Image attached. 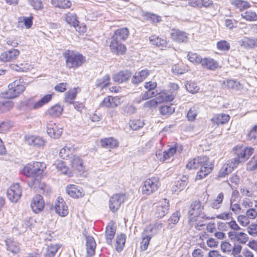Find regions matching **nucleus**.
I'll return each instance as SVG.
<instances>
[{
  "label": "nucleus",
  "mask_w": 257,
  "mask_h": 257,
  "mask_svg": "<svg viewBox=\"0 0 257 257\" xmlns=\"http://www.w3.org/2000/svg\"><path fill=\"white\" fill-rule=\"evenodd\" d=\"M180 219V213L179 212L177 211L174 213L170 218L168 219V227L171 228L173 226L171 225V224L173 225L176 224L179 221Z\"/></svg>",
  "instance_id": "4d7b16f0"
},
{
  "label": "nucleus",
  "mask_w": 257,
  "mask_h": 257,
  "mask_svg": "<svg viewBox=\"0 0 257 257\" xmlns=\"http://www.w3.org/2000/svg\"><path fill=\"white\" fill-rule=\"evenodd\" d=\"M234 153L237 156L239 163L241 162L245 161L249 158L252 154L254 149L252 148H247L243 146H236L234 148Z\"/></svg>",
  "instance_id": "423d86ee"
},
{
  "label": "nucleus",
  "mask_w": 257,
  "mask_h": 257,
  "mask_svg": "<svg viewBox=\"0 0 257 257\" xmlns=\"http://www.w3.org/2000/svg\"><path fill=\"white\" fill-rule=\"evenodd\" d=\"M203 209V206L200 202L195 201L191 204L189 211V218L190 221H199V218H204L205 215L202 213Z\"/></svg>",
  "instance_id": "39448f33"
},
{
  "label": "nucleus",
  "mask_w": 257,
  "mask_h": 257,
  "mask_svg": "<svg viewBox=\"0 0 257 257\" xmlns=\"http://www.w3.org/2000/svg\"><path fill=\"white\" fill-rule=\"evenodd\" d=\"M32 166L35 176L42 174L46 168V165L42 162H34L32 164Z\"/></svg>",
  "instance_id": "2f4dec72"
},
{
  "label": "nucleus",
  "mask_w": 257,
  "mask_h": 257,
  "mask_svg": "<svg viewBox=\"0 0 257 257\" xmlns=\"http://www.w3.org/2000/svg\"><path fill=\"white\" fill-rule=\"evenodd\" d=\"M67 194L74 198H78L84 195L82 188L79 186L70 184L66 187Z\"/></svg>",
  "instance_id": "dca6fc26"
},
{
  "label": "nucleus",
  "mask_w": 257,
  "mask_h": 257,
  "mask_svg": "<svg viewBox=\"0 0 257 257\" xmlns=\"http://www.w3.org/2000/svg\"><path fill=\"white\" fill-rule=\"evenodd\" d=\"M8 93L11 98H15L19 96L25 90L24 84V80L19 78L15 80L8 85Z\"/></svg>",
  "instance_id": "20e7f679"
},
{
  "label": "nucleus",
  "mask_w": 257,
  "mask_h": 257,
  "mask_svg": "<svg viewBox=\"0 0 257 257\" xmlns=\"http://www.w3.org/2000/svg\"><path fill=\"white\" fill-rule=\"evenodd\" d=\"M149 40L152 45L157 47H166L167 44V42L166 40L161 39L159 37H156V36H151L149 38Z\"/></svg>",
  "instance_id": "72a5a7b5"
},
{
  "label": "nucleus",
  "mask_w": 257,
  "mask_h": 257,
  "mask_svg": "<svg viewBox=\"0 0 257 257\" xmlns=\"http://www.w3.org/2000/svg\"><path fill=\"white\" fill-rule=\"evenodd\" d=\"M110 78L108 75H105L103 77L98 79L95 83L97 87L104 88L110 83Z\"/></svg>",
  "instance_id": "79ce46f5"
},
{
  "label": "nucleus",
  "mask_w": 257,
  "mask_h": 257,
  "mask_svg": "<svg viewBox=\"0 0 257 257\" xmlns=\"http://www.w3.org/2000/svg\"><path fill=\"white\" fill-rule=\"evenodd\" d=\"M132 74L128 70L121 71L113 75V79L119 83L127 81L131 76Z\"/></svg>",
  "instance_id": "bb28decb"
},
{
  "label": "nucleus",
  "mask_w": 257,
  "mask_h": 257,
  "mask_svg": "<svg viewBox=\"0 0 257 257\" xmlns=\"http://www.w3.org/2000/svg\"><path fill=\"white\" fill-rule=\"evenodd\" d=\"M66 64L69 69H76L82 66L86 61L85 57L78 52L67 50L64 54Z\"/></svg>",
  "instance_id": "f03ea898"
},
{
  "label": "nucleus",
  "mask_w": 257,
  "mask_h": 257,
  "mask_svg": "<svg viewBox=\"0 0 257 257\" xmlns=\"http://www.w3.org/2000/svg\"><path fill=\"white\" fill-rule=\"evenodd\" d=\"M170 35L173 40L179 43L186 42L188 40L187 34L178 29L172 30Z\"/></svg>",
  "instance_id": "4be33fe9"
},
{
  "label": "nucleus",
  "mask_w": 257,
  "mask_h": 257,
  "mask_svg": "<svg viewBox=\"0 0 257 257\" xmlns=\"http://www.w3.org/2000/svg\"><path fill=\"white\" fill-rule=\"evenodd\" d=\"M199 166L200 169L197 174L196 180L202 179L209 174L212 171L213 164L209 161L206 156L198 157L186 164V168L189 169H196Z\"/></svg>",
  "instance_id": "f257e3e1"
},
{
  "label": "nucleus",
  "mask_w": 257,
  "mask_h": 257,
  "mask_svg": "<svg viewBox=\"0 0 257 257\" xmlns=\"http://www.w3.org/2000/svg\"><path fill=\"white\" fill-rule=\"evenodd\" d=\"M230 116L228 114L221 113L215 115L211 118V121L217 125L223 124L228 121Z\"/></svg>",
  "instance_id": "c756f323"
},
{
  "label": "nucleus",
  "mask_w": 257,
  "mask_h": 257,
  "mask_svg": "<svg viewBox=\"0 0 257 257\" xmlns=\"http://www.w3.org/2000/svg\"><path fill=\"white\" fill-rule=\"evenodd\" d=\"M231 4L240 11L250 7V5L248 2L242 0H233Z\"/></svg>",
  "instance_id": "f704fd0d"
},
{
  "label": "nucleus",
  "mask_w": 257,
  "mask_h": 257,
  "mask_svg": "<svg viewBox=\"0 0 257 257\" xmlns=\"http://www.w3.org/2000/svg\"><path fill=\"white\" fill-rule=\"evenodd\" d=\"M189 60L194 63H201L203 59L197 54L189 52L188 54Z\"/></svg>",
  "instance_id": "864d4df0"
},
{
  "label": "nucleus",
  "mask_w": 257,
  "mask_h": 257,
  "mask_svg": "<svg viewBox=\"0 0 257 257\" xmlns=\"http://www.w3.org/2000/svg\"><path fill=\"white\" fill-rule=\"evenodd\" d=\"M185 86L187 90L191 93L197 92L199 89L197 84L194 82H188Z\"/></svg>",
  "instance_id": "13d9d810"
},
{
  "label": "nucleus",
  "mask_w": 257,
  "mask_h": 257,
  "mask_svg": "<svg viewBox=\"0 0 257 257\" xmlns=\"http://www.w3.org/2000/svg\"><path fill=\"white\" fill-rule=\"evenodd\" d=\"M126 198L124 194H115L110 197L109 201V208L113 212H116Z\"/></svg>",
  "instance_id": "6e6552de"
},
{
  "label": "nucleus",
  "mask_w": 257,
  "mask_h": 257,
  "mask_svg": "<svg viewBox=\"0 0 257 257\" xmlns=\"http://www.w3.org/2000/svg\"><path fill=\"white\" fill-rule=\"evenodd\" d=\"M72 167L79 172L83 170V162L82 160L78 157L74 156L71 161Z\"/></svg>",
  "instance_id": "c03bdc74"
},
{
  "label": "nucleus",
  "mask_w": 257,
  "mask_h": 257,
  "mask_svg": "<svg viewBox=\"0 0 257 257\" xmlns=\"http://www.w3.org/2000/svg\"><path fill=\"white\" fill-rule=\"evenodd\" d=\"M96 246V242L93 237L88 236L86 237V247L87 256H92L94 255Z\"/></svg>",
  "instance_id": "b1692460"
},
{
  "label": "nucleus",
  "mask_w": 257,
  "mask_h": 257,
  "mask_svg": "<svg viewBox=\"0 0 257 257\" xmlns=\"http://www.w3.org/2000/svg\"><path fill=\"white\" fill-rule=\"evenodd\" d=\"M129 31L126 28H122L117 29L111 37V39L117 40L121 41H125L128 37Z\"/></svg>",
  "instance_id": "393cba45"
},
{
  "label": "nucleus",
  "mask_w": 257,
  "mask_h": 257,
  "mask_svg": "<svg viewBox=\"0 0 257 257\" xmlns=\"http://www.w3.org/2000/svg\"><path fill=\"white\" fill-rule=\"evenodd\" d=\"M54 166L57 169L58 171L60 172L61 173L68 175L69 176H70V173L69 172V169L66 166V163L65 162L62 161H57L54 164Z\"/></svg>",
  "instance_id": "c9c22d12"
},
{
  "label": "nucleus",
  "mask_w": 257,
  "mask_h": 257,
  "mask_svg": "<svg viewBox=\"0 0 257 257\" xmlns=\"http://www.w3.org/2000/svg\"><path fill=\"white\" fill-rule=\"evenodd\" d=\"M100 143L102 147L107 149H113L118 146V141L112 137L102 139Z\"/></svg>",
  "instance_id": "c85d7f7f"
},
{
  "label": "nucleus",
  "mask_w": 257,
  "mask_h": 257,
  "mask_svg": "<svg viewBox=\"0 0 257 257\" xmlns=\"http://www.w3.org/2000/svg\"><path fill=\"white\" fill-rule=\"evenodd\" d=\"M22 195V189L19 184H14L10 187L7 191V196L10 200L16 202Z\"/></svg>",
  "instance_id": "9b49d317"
},
{
  "label": "nucleus",
  "mask_w": 257,
  "mask_h": 257,
  "mask_svg": "<svg viewBox=\"0 0 257 257\" xmlns=\"http://www.w3.org/2000/svg\"><path fill=\"white\" fill-rule=\"evenodd\" d=\"M224 199V194L223 192L219 193L215 199L211 203L210 206L214 209H219Z\"/></svg>",
  "instance_id": "4c0bfd02"
},
{
  "label": "nucleus",
  "mask_w": 257,
  "mask_h": 257,
  "mask_svg": "<svg viewBox=\"0 0 257 257\" xmlns=\"http://www.w3.org/2000/svg\"><path fill=\"white\" fill-rule=\"evenodd\" d=\"M47 132L51 138L56 139L61 136L62 128L55 123L50 122L47 124Z\"/></svg>",
  "instance_id": "4468645a"
},
{
  "label": "nucleus",
  "mask_w": 257,
  "mask_h": 257,
  "mask_svg": "<svg viewBox=\"0 0 257 257\" xmlns=\"http://www.w3.org/2000/svg\"><path fill=\"white\" fill-rule=\"evenodd\" d=\"M32 164H29L23 169V173L27 177H35Z\"/></svg>",
  "instance_id": "69168bd1"
},
{
  "label": "nucleus",
  "mask_w": 257,
  "mask_h": 257,
  "mask_svg": "<svg viewBox=\"0 0 257 257\" xmlns=\"http://www.w3.org/2000/svg\"><path fill=\"white\" fill-rule=\"evenodd\" d=\"M144 123L140 119L132 120L130 122V126L133 130H138L142 127Z\"/></svg>",
  "instance_id": "5fc2aeb1"
},
{
  "label": "nucleus",
  "mask_w": 257,
  "mask_h": 257,
  "mask_svg": "<svg viewBox=\"0 0 257 257\" xmlns=\"http://www.w3.org/2000/svg\"><path fill=\"white\" fill-rule=\"evenodd\" d=\"M63 107L60 105H55L52 106L47 110V114L52 117H56L59 116L62 111Z\"/></svg>",
  "instance_id": "473e14b6"
},
{
  "label": "nucleus",
  "mask_w": 257,
  "mask_h": 257,
  "mask_svg": "<svg viewBox=\"0 0 257 257\" xmlns=\"http://www.w3.org/2000/svg\"><path fill=\"white\" fill-rule=\"evenodd\" d=\"M30 206L35 213L42 212L45 207V201L43 196L39 194L35 195L31 200Z\"/></svg>",
  "instance_id": "1a4fd4ad"
},
{
  "label": "nucleus",
  "mask_w": 257,
  "mask_h": 257,
  "mask_svg": "<svg viewBox=\"0 0 257 257\" xmlns=\"http://www.w3.org/2000/svg\"><path fill=\"white\" fill-rule=\"evenodd\" d=\"M228 234V237L232 241L238 242L241 244H245L248 239L247 234L242 232L230 231Z\"/></svg>",
  "instance_id": "f3484780"
},
{
  "label": "nucleus",
  "mask_w": 257,
  "mask_h": 257,
  "mask_svg": "<svg viewBox=\"0 0 257 257\" xmlns=\"http://www.w3.org/2000/svg\"><path fill=\"white\" fill-rule=\"evenodd\" d=\"M201 65L204 68L214 70L218 67V63L211 58H205L202 61Z\"/></svg>",
  "instance_id": "cd10ccee"
},
{
  "label": "nucleus",
  "mask_w": 257,
  "mask_h": 257,
  "mask_svg": "<svg viewBox=\"0 0 257 257\" xmlns=\"http://www.w3.org/2000/svg\"><path fill=\"white\" fill-rule=\"evenodd\" d=\"M247 231L251 236L257 235V224H250L247 228Z\"/></svg>",
  "instance_id": "774afa93"
},
{
  "label": "nucleus",
  "mask_w": 257,
  "mask_h": 257,
  "mask_svg": "<svg viewBox=\"0 0 257 257\" xmlns=\"http://www.w3.org/2000/svg\"><path fill=\"white\" fill-rule=\"evenodd\" d=\"M60 246L58 244H53L48 246L44 253L45 257H54Z\"/></svg>",
  "instance_id": "a19ab883"
},
{
  "label": "nucleus",
  "mask_w": 257,
  "mask_h": 257,
  "mask_svg": "<svg viewBox=\"0 0 257 257\" xmlns=\"http://www.w3.org/2000/svg\"><path fill=\"white\" fill-rule=\"evenodd\" d=\"M125 242V236L124 234H121L117 236L115 249L117 252H120L123 249Z\"/></svg>",
  "instance_id": "ea45409f"
},
{
  "label": "nucleus",
  "mask_w": 257,
  "mask_h": 257,
  "mask_svg": "<svg viewBox=\"0 0 257 257\" xmlns=\"http://www.w3.org/2000/svg\"><path fill=\"white\" fill-rule=\"evenodd\" d=\"M12 126V124L9 120L0 121V133H4L8 131Z\"/></svg>",
  "instance_id": "6e6d98bb"
},
{
  "label": "nucleus",
  "mask_w": 257,
  "mask_h": 257,
  "mask_svg": "<svg viewBox=\"0 0 257 257\" xmlns=\"http://www.w3.org/2000/svg\"><path fill=\"white\" fill-rule=\"evenodd\" d=\"M247 140L252 143L257 140V125L254 126L248 133Z\"/></svg>",
  "instance_id": "603ef678"
},
{
  "label": "nucleus",
  "mask_w": 257,
  "mask_h": 257,
  "mask_svg": "<svg viewBox=\"0 0 257 257\" xmlns=\"http://www.w3.org/2000/svg\"><path fill=\"white\" fill-rule=\"evenodd\" d=\"M237 159H234L233 160L228 161L227 163L224 164L219 171L218 177L223 178L237 167L239 164Z\"/></svg>",
  "instance_id": "9d476101"
},
{
  "label": "nucleus",
  "mask_w": 257,
  "mask_h": 257,
  "mask_svg": "<svg viewBox=\"0 0 257 257\" xmlns=\"http://www.w3.org/2000/svg\"><path fill=\"white\" fill-rule=\"evenodd\" d=\"M121 104V99L117 96L106 97L100 104V106L106 108H114Z\"/></svg>",
  "instance_id": "f8f14e48"
},
{
  "label": "nucleus",
  "mask_w": 257,
  "mask_h": 257,
  "mask_svg": "<svg viewBox=\"0 0 257 257\" xmlns=\"http://www.w3.org/2000/svg\"><path fill=\"white\" fill-rule=\"evenodd\" d=\"M226 86L229 88L235 90H240L242 88V86L240 82L234 80H227Z\"/></svg>",
  "instance_id": "3c124183"
},
{
  "label": "nucleus",
  "mask_w": 257,
  "mask_h": 257,
  "mask_svg": "<svg viewBox=\"0 0 257 257\" xmlns=\"http://www.w3.org/2000/svg\"><path fill=\"white\" fill-rule=\"evenodd\" d=\"M65 20L66 22L70 26L74 27L76 31L83 32L84 29H80L79 27V21L77 20V16L75 14L68 13L65 15Z\"/></svg>",
  "instance_id": "412c9836"
},
{
  "label": "nucleus",
  "mask_w": 257,
  "mask_h": 257,
  "mask_svg": "<svg viewBox=\"0 0 257 257\" xmlns=\"http://www.w3.org/2000/svg\"><path fill=\"white\" fill-rule=\"evenodd\" d=\"M35 10H40L43 9V5L41 0H27Z\"/></svg>",
  "instance_id": "e2e57ef3"
},
{
  "label": "nucleus",
  "mask_w": 257,
  "mask_h": 257,
  "mask_svg": "<svg viewBox=\"0 0 257 257\" xmlns=\"http://www.w3.org/2000/svg\"><path fill=\"white\" fill-rule=\"evenodd\" d=\"M241 16L245 20L249 22L257 21V14L255 12L251 10L246 11L241 13Z\"/></svg>",
  "instance_id": "37998d69"
},
{
  "label": "nucleus",
  "mask_w": 257,
  "mask_h": 257,
  "mask_svg": "<svg viewBox=\"0 0 257 257\" xmlns=\"http://www.w3.org/2000/svg\"><path fill=\"white\" fill-rule=\"evenodd\" d=\"M160 186L159 178L153 176L146 179L141 186V191L143 195H150L157 191Z\"/></svg>",
  "instance_id": "7ed1b4c3"
},
{
  "label": "nucleus",
  "mask_w": 257,
  "mask_h": 257,
  "mask_svg": "<svg viewBox=\"0 0 257 257\" xmlns=\"http://www.w3.org/2000/svg\"><path fill=\"white\" fill-rule=\"evenodd\" d=\"M51 4L55 7L61 9H67L71 6L69 0H51Z\"/></svg>",
  "instance_id": "e433bc0d"
},
{
  "label": "nucleus",
  "mask_w": 257,
  "mask_h": 257,
  "mask_svg": "<svg viewBox=\"0 0 257 257\" xmlns=\"http://www.w3.org/2000/svg\"><path fill=\"white\" fill-rule=\"evenodd\" d=\"M14 106V103L12 101H0V114L10 110Z\"/></svg>",
  "instance_id": "a18cd8bd"
},
{
  "label": "nucleus",
  "mask_w": 257,
  "mask_h": 257,
  "mask_svg": "<svg viewBox=\"0 0 257 257\" xmlns=\"http://www.w3.org/2000/svg\"><path fill=\"white\" fill-rule=\"evenodd\" d=\"M177 149L175 148L170 147L168 150L163 152V159L165 160H169L173 155L176 153V150Z\"/></svg>",
  "instance_id": "680f3d73"
},
{
  "label": "nucleus",
  "mask_w": 257,
  "mask_h": 257,
  "mask_svg": "<svg viewBox=\"0 0 257 257\" xmlns=\"http://www.w3.org/2000/svg\"><path fill=\"white\" fill-rule=\"evenodd\" d=\"M5 243L7 250L13 254H16L19 252L20 247L19 243L12 238H7L5 240Z\"/></svg>",
  "instance_id": "a878e982"
},
{
  "label": "nucleus",
  "mask_w": 257,
  "mask_h": 257,
  "mask_svg": "<svg viewBox=\"0 0 257 257\" xmlns=\"http://www.w3.org/2000/svg\"><path fill=\"white\" fill-rule=\"evenodd\" d=\"M52 98V94H48L43 96L39 101L34 102L32 98L25 101L26 105L30 108L38 109L50 102Z\"/></svg>",
  "instance_id": "0eeeda50"
},
{
  "label": "nucleus",
  "mask_w": 257,
  "mask_h": 257,
  "mask_svg": "<svg viewBox=\"0 0 257 257\" xmlns=\"http://www.w3.org/2000/svg\"><path fill=\"white\" fill-rule=\"evenodd\" d=\"M234 199L230 198V209L235 214L239 213L241 208L239 204L234 203Z\"/></svg>",
  "instance_id": "0e129e2a"
},
{
  "label": "nucleus",
  "mask_w": 257,
  "mask_h": 257,
  "mask_svg": "<svg viewBox=\"0 0 257 257\" xmlns=\"http://www.w3.org/2000/svg\"><path fill=\"white\" fill-rule=\"evenodd\" d=\"M74 152V148L72 147L65 146L59 152L60 157L63 159H67L71 157Z\"/></svg>",
  "instance_id": "58836bf2"
},
{
  "label": "nucleus",
  "mask_w": 257,
  "mask_h": 257,
  "mask_svg": "<svg viewBox=\"0 0 257 257\" xmlns=\"http://www.w3.org/2000/svg\"><path fill=\"white\" fill-rule=\"evenodd\" d=\"M55 209L56 212L61 216H65L68 213V207L62 197H59L57 198V202L55 204Z\"/></svg>",
  "instance_id": "a211bd4d"
},
{
  "label": "nucleus",
  "mask_w": 257,
  "mask_h": 257,
  "mask_svg": "<svg viewBox=\"0 0 257 257\" xmlns=\"http://www.w3.org/2000/svg\"><path fill=\"white\" fill-rule=\"evenodd\" d=\"M33 18L32 17H23L19 18V22H24V25L25 27L29 29L30 28L32 24H33Z\"/></svg>",
  "instance_id": "338daca9"
},
{
  "label": "nucleus",
  "mask_w": 257,
  "mask_h": 257,
  "mask_svg": "<svg viewBox=\"0 0 257 257\" xmlns=\"http://www.w3.org/2000/svg\"><path fill=\"white\" fill-rule=\"evenodd\" d=\"M116 227L112 222H109L106 227L105 238L108 244H111L116 232Z\"/></svg>",
  "instance_id": "5701e85b"
},
{
  "label": "nucleus",
  "mask_w": 257,
  "mask_h": 257,
  "mask_svg": "<svg viewBox=\"0 0 257 257\" xmlns=\"http://www.w3.org/2000/svg\"><path fill=\"white\" fill-rule=\"evenodd\" d=\"M77 91L76 88L70 89L69 91L65 93V101L70 103H72L73 100L75 98L77 95Z\"/></svg>",
  "instance_id": "49530a36"
},
{
  "label": "nucleus",
  "mask_w": 257,
  "mask_h": 257,
  "mask_svg": "<svg viewBox=\"0 0 257 257\" xmlns=\"http://www.w3.org/2000/svg\"><path fill=\"white\" fill-rule=\"evenodd\" d=\"M160 112L163 115H170L175 111V108L169 105H164L160 107Z\"/></svg>",
  "instance_id": "052dcab7"
},
{
  "label": "nucleus",
  "mask_w": 257,
  "mask_h": 257,
  "mask_svg": "<svg viewBox=\"0 0 257 257\" xmlns=\"http://www.w3.org/2000/svg\"><path fill=\"white\" fill-rule=\"evenodd\" d=\"M25 142L29 145L37 147L44 146L46 143L43 138L35 136H26Z\"/></svg>",
  "instance_id": "6ab92c4d"
},
{
  "label": "nucleus",
  "mask_w": 257,
  "mask_h": 257,
  "mask_svg": "<svg viewBox=\"0 0 257 257\" xmlns=\"http://www.w3.org/2000/svg\"><path fill=\"white\" fill-rule=\"evenodd\" d=\"M18 50L13 49L3 53L0 55V60L2 62H8L15 60L19 55Z\"/></svg>",
  "instance_id": "aec40b11"
},
{
  "label": "nucleus",
  "mask_w": 257,
  "mask_h": 257,
  "mask_svg": "<svg viewBox=\"0 0 257 257\" xmlns=\"http://www.w3.org/2000/svg\"><path fill=\"white\" fill-rule=\"evenodd\" d=\"M240 45L247 49L257 47V38H244L240 42Z\"/></svg>",
  "instance_id": "7c9ffc66"
},
{
  "label": "nucleus",
  "mask_w": 257,
  "mask_h": 257,
  "mask_svg": "<svg viewBox=\"0 0 257 257\" xmlns=\"http://www.w3.org/2000/svg\"><path fill=\"white\" fill-rule=\"evenodd\" d=\"M169 207V200L167 199H164L162 201H160L158 205L156 206L155 212L156 217L158 218L164 217L167 213Z\"/></svg>",
  "instance_id": "ddd939ff"
},
{
  "label": "nucleus",
  "mask_w": 257,
  "mask_h": 257,
  "mask_svg": "<svg viewBox=\"0 0 257 257\" xmlns=\"http://www.w3.org/2000/svg\"><path fill=\"white\" fill-rule=\"evenodd\" d=\"M109 46L111 51L117 55H122L126 51V47L122 43V41L114 39H111Z\"/></svg>",
  "instance_id": "2eb2a0df"
},
{
  "label": "nucleus",
  "mask_w": 257,
  "mask_h": 257,
  "mask_svg": "<svg viewBox=\"0 0 257 257\" xmlns=\"http://www.w3.org/2000/svg\"><path fill=\"white\" fill-rule=\"evenodd\" d=\"M176 94L174 92H162L159 95V98L162 100V102H171L173 101L175 98Z\"/></svg>",
  "instance_id": "8fccbe9b"
},
{
  "label": "nucleus",
  "mask_w": 257,
  "mask_h": 257,
  "mask_svg": "<svg viewBox=\"0 0 257 257\" xmlns=\"http://www.w3.org/2000/svg\"><path fill=\"white\" fill-rule=\"evenodd\" d=\"M151 238V235H147L145 233L142 234V240L140 246L142 250L145 251L147 249Z\"/></svg>",
  "instance_id": "de8ad7c7"
},
{
  "label": "nucleus",
  "mask_w": 257,
  "mask_h": 257,
  "mask_svg": "<svg viewBox=\"0 0 257 257\" xmlns=\"http://www.w3.org/2000/svg\"><path fill=\"white\" fill-rule=\"evenodd\" d=\"M163 99H160L159 96L156 98L151 99L149 101L146 102L144 104V107L145 108H156L158 103L162 102Z\"/></svg>",
  "instance_id": "09e8293b"
},
{
  "label": "nucleus",
  "mask_w": 257,
  "mask_h": 257,
  "mask_svg": "<svg viewBox=\"0 0 257 257\" xmlns=\"http://www.w3.org/2000/svg\"><path fill=\"white\" fill-rule=\"evenodd\" d=\"M136 111V107L131 104H127L122 107V113L127 115L134 114Z\"/></svg>",
  "instance_id": "bf43d9fd"
}]
</instances>
